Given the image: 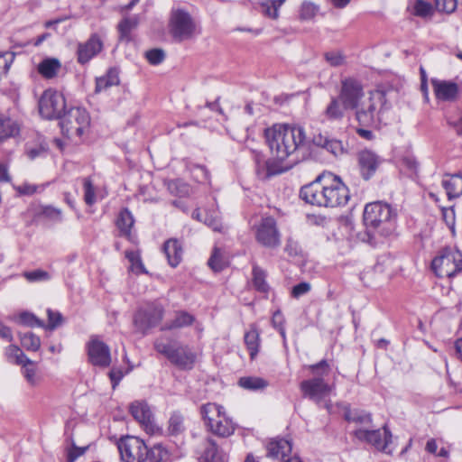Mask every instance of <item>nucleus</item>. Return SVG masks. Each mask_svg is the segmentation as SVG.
Wrapping results in <instances>:
<instances>
[{
    "instance_id": "obj_51",
    "label": "nucleus",
    "mask_w": 462,
    "mask_h": 462,
    "mask_svg": "<svg viewBox=\"0 0 462 462\" xmlns=\"http://www.w3.org/2000/svg\"><path fill=\"white\" fill-rule=\"evenodd\" d=\"M84 200L88 206H92L96 202V193L92 181L89 178L83 180Z\"/></svg>"
},
{
    "instance_id": "obj_3",
    "label": "nucleus",
    "mask_w": 462,
    "mask_h": 462,
    "mask_svg": "<svg viewBox=\"0 0 462 462\" xmlns=\"http://www.w3.org/2000/svg\"><path fill=\"white\" fill-rule=\"evenodd\" d=\"M392 94L391 88L383 87L369 91L356 113V120L359 124L364 125H386L392 115Z\"/></svg>"
},
{
    "instance_id": "obj_4",
    "label": "nucleus",
    "mask_w": 462,
    "mask_h": 462,
    "mask_svg": "<svg viewBox=\"0 0 462 462\" xmlns=\"http://www.w3.org/2000/svg\"><path fill=\"white\" fill-rule=\"evenodd\" d=\"M395 222L396 212L389 204L375 201L365 207L364 223L369 230L387 236L394 231Z\"/></svg>"
},
{
    "instance_id": "obj_23",
    "label": "nucleus",
    "mask_w": 462,
    "mask_h": 462,
    "mask_svg": "<svg viewBox=\"0 0 462 462\" xmlns=\"http://www.w3.org/2000/svg\"><path fill=\"white\" fill-rule=\"evenodd\" d=\"M291 452V444L289 440L273 439L267 445V456L274 459H283Z\"/></svg>"
},
{
    "instance_id": "obj_39",
    "label": "nucleus",
    "mask_w": 462,
    "mask_h": 462,
    "mask_svg": "<svg viewBox=\"0 0 462 462\" xmlns=\"http://www.w3.org/2000/svg\"><path fill=\"white\" fill-rule=\"evenodd\" d=\"M411 13L419 17H427L432 14V5L424 0H415L409 5Z\"/></svg>"
},
{
    "instance_id": "obj_15",
    "label": "nucleus",
    "mask_w": 462,
    "mask_h": 462,
    "mask_svg": "<svg viewBox=\"0 0 462 462\" xmlns=\"http://www.w3.org/2000/svg\"><path fill=\"white\" fill-rule=\"evenodd\" d=\"M255 239L264 247L276 248L281 245V234L276 220L272 217H263L255 226Z\"/></svg>"
},
{
    "instance_id": "obj_64",
    "label": "nucleus",
    "mask_w": 462,
    "mask_h": 462,
    "mask_svg": "<svg viewBox=\"0 0 462 462\" xmlns=\"http://www.w3.org/2000/svg\"><path fill=\"white\" fill-rule=\"evenodd\" d=\"M109 377L113 383V388H115L123 378V373L121 370L112 369L109 372Z\"/></svg>"
},
{
    "instance_id": "obj_10",
    "label": "nucleus",
    "mask_w": 462,
    "mask_h": 462,
    "mask_svg": "<svg viewBox=\"0 0 462 462\" xmlns=\"http://www.w3.org/2000/svg\"><path fill=\"white\" fill-rule=\"evenodd\" d=\"M164 309L162 304L150 302L140 307L133 317V324L137 333L145 336L148 332L157 327L162 320Z\"/></svg>"
},
{
    "instance_id": "obj_9",
    "label": "nucleus",
    "mask_w": 462,
    "mask_h": 462,
    "mask_svg": "<svg viewBox=\"0 0 462 462\" xmlns=\"http://www.w3.org/2000/svg\"><path fill=\"white\" fill-rule=\"evenodd\" d=\"M431 267L437 276L451 278L462 271V253L454 247L444 248L432 260Z\"/></svg>"
},
{
    "instance_id": "obj_48",
    "label": "nucleus",
    "mask_w": 462,
    "mask_h": 462,
    "mask_svg": "<svg viewBox=\"0 0 462 462\" xmlns=\"http://www.w3.org/2000/svg\"><path fill=\"white\" fill-rule=\"evenodd\" d=\"M319 12V6L311 2H303L300 9V18L301 20H310L314 18Z\"/></svg>"
},
{
    "instance_id": "obj_56",
    "label": "nucleus",
    "mask_w": 462,
    "mask_h": 462,
    "mask_svg": "<svg viewBox=\"0 0 462 462\" xmlns=\"http://www.w3.org/2000/svg\"><path fill=\"white\" fill-rule=\"evenodd\" d=\"M324 149L335 156H339L344 153L342 143L336 139H328Z\"/></svg>"
},
{
    "instance_id": "obj_37",
    "label": "nucleus",
    "mask_w": 462,
    "mask_h": 462,
    "mask_svg": "<svg viewBox=\"0 0 462 462\" xmlns=\"http://www.w3.org/2000/svg\"><path fill=\"white\" fill-rule=\"evenodd\" d=\"M285 0H265L260 4L261 12L267 17L277 19L279 17V8Z\"/></svg>"
},
{
    "instance_id": "obj_20",
    "label": "nucleus",
    "mask_w": 462,
    "mask_h": 462,
    "mask_svg": "<svg viewBox=\"0 0 462 462\" xmlns=\"http://www.w3.org/2000/svg\"><path fill=\"white\" fill-rule=\"evenodd\" d=\"M382 162V158L373 151H361L358 154V162L364 179L369 180L375 173Z\"/></svg>"
},
{
    "instance_id": "obj_29",
    "label": "nucleus",
    "mask_w": 462,
    "mask_h": 462,
    "mask_svg": "<svg viewBox=\"0 0 462 462\" xmlns=\"http://www.w3.org/2000/svg\"><path fill=\"white\" fill-rule=\"evenodd\" d=\"M134 219L131 212L125 208L117 217L116 226L122 236L127 237L131 242L134 243V237L131 234V228L134 226Z\"/></svg>"
},
{
    "instance_id": "obj_36",
    "label": "nucleus",
    "mask_w": 462,
    "mask_h": 462,
    "mask_svg": "<svg viewBox=\"0 0 462 462\" xmlns=\"http://www.w3.org/2000/svg\"><path fill=\"white\" fill-rule=\"evenodd\" d=\"M170 452L162 444H155L150 449L147 448V459L149 462H167Z\"/></svg>"
},
{
    "instance_id": "obj_25",
    "label": "nucleus",
    "mask_w": 462,
    "mask_h": 462,
    "mask_svg": "<svg viewBox=\"0 0 462 462\" xmlns=\"http://www.w3.org/2000/svg\"><path fill=\"white\" fill-rule=\"evenodd\" d=\"M103 42L97 34H93L87 42L80 44L78 49L79 58H93L99 54Z\"/></svg>"
},
{
    "instance_id": "obj_59",
    "label": "nucleus",
    "mask_w": 462,
    "mask_h": 462,
    "mask_svg": "<svg viewBox=\"0 0 462 462\" xmlns=\"http://www.w3.org/2000/svg\"><path fill=\"white\" fill-rule=\"evenodd\" d=\"M310 291V284L309 282H300L292 288L291 295L294 298H300V296L308 293Z\"/></svg>"
},
{
    "instance_id": "obj_11",
    "label": "nucleus",
    "mask_w": 462,
    "mask_h": 462,
    "mask_svg": "<svg viewBox=\"0 0 462 462\" xmlns=\"http://www.w3.org/2000/svg\"><path fill=\"white\" fill-rule=\"evenodd\" d=\"M338 97L341 103H343V106L346 109L355 110L356 115L357 110L363 105L365 93L360 81L353 78H347L341 81Z\"/></svg>"
},
{
    "instance_id": "obj_43",
    "label": "nucleus",
    "mask_w": 462,
    "mask_h": 462,
    "mask_svg": "<svg viewBox=\"0 0 462 462\" xmlns=\"http://www.w3.org/2000/svg\"><path fill=\"white\" fill-rule=\"evenodd\" d=\"M20 340L22 346L28 351H37L41 346V339L38 336L32 332L20 334Z\"/></svg>"
},
{
    "instance_id": "obj_22",
    "label": "nucleus",
    "mask_w": 462,
    "mask_h": 462,
    "mask_svg": "<svg viewBox=\"0 0 462 462\" xmlns=\"http://www.w3.org/2000/svg\"><path fill=\"white\" fill-rule=\"evenodd\" d=\"M197 360V353L187 346L175 348V366L189 370L191 369Z\"/></svg>"
},
{
    "instance_id": "obj_33",
    "label": "nucleus",
    "mask_w": 462,
    "mask_h": 462,
    "mask_svg": "<svg viewBox=\"0 0 462 462\" xmlns=\"http://www.w3.org/2000/svg\"><path fill=\"white\" fill-rule=\"evenodd\" d=\"M345 110L346 109L343 106V103H341L337 96V97H332L325 110V116L330 120H340L344 116Z\"/></svg>"
},
{
    "instance_id": "obj_16",
    "label": "nucleus",
    "mask_w": 462,
    "mask_h": 462,
    "mask_svg": "<svg viewBox=\"0 0 462 462\" xmlns=\"http://www.w3.org/2000/svg\"><path fill=\"white\" fill-rule=\"evenodd\" d=\"M199 32L197 23L188 12L175 10V41L191 39Z\"/></svg>"
},
{
    "instance_id": "obj_2",
    "label": "nucleus",
    "mask_w": 462,
    "mask_h": 462,
    "mask_svg": "<svg viewBox=\"0 0 462 462\" xmlns=\"http://www.w3.org/2000/svg\"><path fill=\"white\" fill-rule=\"evenodd\" d=\"M266 143L276 159L283 161L303 143L306 135L299 125H273L264 132Z\"/></svg>"
},
{
    "instance_id": "obj_52",
    "label": "nucleus",
    "mask_w": 462,
    "mask_h": 462,
    "mask_svg": "<svg viewBox=\"0 0 462 462\" xmlns=\"http://www.w3.org/2000/svg\"><path fill=\"white\" fill-rule=\"evenodd\" d=\"M209 267L215 272L221 271L225 266V261L218 248H215L208 262Z\"/></svg>"
},
{
    "instance_id": "obj_6",
    "label": "nucleus",
    "mask_w": 462,
    "mask_h": 462,
    "mask_svg": "<svg viewBox=\"0 0 462 462\" xmlns=\"http://www.w3.org/2000/svg\"><path fill=\"white\" fill-rule=\"evenodd\" d=\"M60 119L62 134L75 142L81 138L82 134L88 130L90 125L88 113L80 107H71Z\"/></svg>"
},
{
    "instance_id": "obj_60",
    "label": "nucleus",
    "mask_w": 462,
    "mask_h": 462,
    "mask_svg": "<svg viewBox=\"0 0 462 462\" xmlns=\"http://www.w3.org/2000/svg\"><path fill=\"white\" fill-rule=\"evenodd\" d=\"M86 450H87V448H79V447L73 446L72 448H70L68 451L67 461L74 462L79 457L82 456Z\"/></svg>"
},
{
    "instance_id": "obj_38",
    "label": "nucleus",
    "mask_w": 462,
    "mask_h": 462,
    "mask_svg": "<svg viewBox=\"0 0 462 462\" xmlns=\"http://www.w3.org/2000/svg\"><path fill=\"white\" fill-rule=\"evenodd\" d=\"M345 419L348 422H352L355 424L356 428H357L360 424H369L373 422L372 415L364 411H347L345 413Z\"/></svg>"
},
{
    "instance_id": "obj_27",
    "label": "nucleus",
    "mask_w": 462,
    "mask_h": 462,
    "mask_svg": "<svg viewBox=\"0 0 462 462\" xmlns=\"http://www.w3.org/2000/svg\"><path fill=\"white\" fill-rule=\"evenodd\" d=\"M256 172L262 179L268 178L282 172L280 166L273 161H264L260 153L255 156Z\"/></svg>"
},
{
    "instance_id": "obj_46",
    "label": "nucleus",
    "mask_w": 462,
    "mask_h": 462,
    "mask_svg": "<svg viewBox=\"0 0 462 462\" xmlns=\"http://www.w3.org/2000/svg\"><path fill=\"white\" fill-rule=\"evenodd\" d=\"M305 368L308 369L313 377H319L324 379L330 372V365L327 360H321L320 362L305 365Z\"/></svg>"
},
{
    "instance_id": "obj_8",
    "label": "nucleus",
    "mask_w": 462,
    "mask_h": 462,
    "mask_svg": "<svg viewBox=\"0 0 462 462\" xmlns=\"http://www.w3.org/2000/svg\"><path fill=\"white\" fill-rule=\"evenodd\" d=\"M353 435L358 440L366 442L386 454H392L393 451L391 447L393 435L386 424L383 426L382 430L373 429V422L367 425L360 424L353 430Z\"/></svg>"
},
{
    "instance_id": "obj_63",
    "label": "nucleus",
    "mask_w": 462,
    "mask_h": 462,
    "mask_svg": "<svg viewBox=\"0 0 462 462\" xmlns=\"http://www.w3.org/2000/svg\"><path fill=\"white\" fill-rule=\"evenodd\" d=\"M171 246H173V239L170 238L164 242V244L162 247V251L165 254V256L168 260V263L171 266L173 265V263L171 262V250H170Z\"/></svg>"
},
{
    "instance_id": "obj_34",
    "label": "nucleus",
    "mask_w": 462,
    "mask_h": 462,
    "mask_svg": "<svg viewBox=\"0 0 462 462\" xmlns=\"http://www.w3.org/2000/svg\"><path fill=\"white\" fill-rule=\"evenodd\" d=\"M245 343L251 358H254L259 350V332L255 326L253 325L250 330L245 334Z\"/></svg>"
},
{
    "instance_id": "obj_44",
    "label": "nucleus",
    "mask_w": 462,
    "mask_h": 462,
    "mask_svg": "<svg viewBox=\"0 0 462 462\" xmlns=\"http://www.w3.org/2000/svg\"><path fill=\"white\" fill-rule=\"evenodd\" d=\"M37 215L53 222H60L62 220L61 210L51 206L40 207Z\"/></svg>"
},
{
    "instance_id": "obj_42",
    "label": "nucleus",
    "mask_w": 462,
    "mask_h": 462,
    "mask_svg": "<svg viewBox=\"0 0 462 462\" xmlns=\"http://www.w3.org/2000/svg\"><path fill=\"white\" fill-rule=\"evenodd\" d=\"M138 20L136 17H126L123 19L118 24L120 38L129 41L130 33L132 30L136 28Z\"/></svg>"
},
{
    "instance_id": "obj_55",
    "label": "nucleus",
    "mask_w": 462,
    "mask_h": 462,
    "mask_svg": "<svg viewBox=\"0 0 462 462\" xmlns=\"http://www.w3.org/2000/svg\"><path fill=\"white\" fill-rule=\"evenodd\" d=\"M437 10L440 12L452 13L457 5V0H434Z\"/></svg>"
},
{
    "instance_id": "obj_45",
    "label": "nucleus",
    "mask_w": 462,
    "mask_h": 462,
    "mask_svg": "<svg viewBox=\"0 0 462 462\" xmlns=\"http://www.w3.org/2000/svg\"><path fill=\"white\" fill-rule=\"evenodd\" d=\"M19 365H22V373L27 383L32 386H35L39 382L36 363L32 360L31 364H19Z\"/></svg>"
},
{
    "instance_id": "obj_30",
    "label": "nucleus",
    "mask_w": 462,
    "mask_h": 462,
    "mask_svg": "<svg viewBox=\"0 0 462 462\" xmlns=\"http://www.w3.org/2000/svg\"><path fill=\"white\" fill-rule=\"evenodd\" d=\"M20 132V125L10 117L0 116V141L14 137Z\"/></svg>"
},
{
    "instance_id": "obj_26",
    "label": "nucleus",
    "mask_w": 462,
    "mask_h": 462,
    "mask_svg": "<svg viewBox=\"0 0 462 462\" xmlns=\"http://www.w3.org/2000/svg\"><path fill=\"white\" fill-rule=\"evenodd\" d=\"M442 186L449 199L459 197L462 194V172L447 175L442 180Z\"/></svg>"
},
{
    "instance_id": "obj_47",
    "label": "nucleus",
    "mask_w": 462,
    "mask_h": 462,
    "mask_svg": "<svg viewBox=\"0 0 462 462\" xmlns=\"http://www.w3.org/2000/svg\"><path fill=\"white\" fill-rule=\"evenodd\" d=\"M5 354L9 359H14V363L16 365L19 364H31L32 360L28 358L23 351L15 345H10L6 350Z\"/></svg>"
},
{
    "instance_id": "obj_49",
    "label": "nucleus",
    "mask_w": 462,
    "mask_h": 462,
    "mask_svg": "<svg viewBox=\"0 0 462 462\" xmlns=\"http://www.w3.org/2000/svg\"><path fill=\"white\" fill-rule=\"evenodd\" d=\"M20 322L28 327L45 328V323L31 312H22L19 315Z\"/></svg>"
},
{
    "instance_id": "obj_13",
    "label": "nucleus",
    "mask_w": 462,
    "mask_h": 462,
    "mask_svg": "<svg viewBox=\"0 0 462 462\" xmlns=\"http://www.w3.org/2000/svg\"><path fill=\"white\" fill-rule=\"evenodd\" d=\"M117 448L123 462H145L147 459V446L140 438H122Z\"/></svg>"
},
{
    "instance_id": "obj_5",
    "label": "nucleus",
    "mask_w": 462,
    "mask_h": 462,
    "mask_svg": "<svg viewBox=\"0 0 462 462\" xmlns=\"http://www.w3.org/2000/svg\"><path fill=\"white\" fill-rule=\"evenodd\" d=\"M200 413L208 430L214 435L226 438L234 433L235 424L223 406L208 402L201 406Z\"/></svg>"
},
{
    "instance_id": "obj_41",
    "label": "nucleus",
    "mask_w": 462,
    "mask_h": 462,
    "mask_svg": "<svg viewBox=\"0 0 462 462\" xmlns=\"http://www.w3.org/2000/svg\"><path fill=\"white\" fill-rule=\"evenodd\" d=\"M266 273L265 272L258 266L253 267V284L254 287L261 291L267 292L269 290V285L266 282Z\"/></svg>"
},
{
    "instance_id": "obj_58",
    "label": "nucleus",
    "mask_w": 462,
    "mask_h": 462,
    "mask_svg": "<svg viewBox=\"0 0 462 462\" xmlns=\"http://www.w3.org/2000/svg\"><path fill=\"white\" fill-rule=\"evenodd\" d=\"M24 277L29 282L47 281L50 279V274L42 270H34L24 273Z\"/></svg>"
},
{
    "instance_id": "obj_24",
    "label": "nucleus",
    "mask_w": 462,
    "mask_h": 462,
    "mask_svg": "<svg viewBox=\"0 0 462 462\" xmlns=\"http://www.w3.org/2000/svg\"><path fill=\"white\" fill-rule=\"evenodd\" d=\"M119 83V70L116 68H110L105 75L96 79L95 92L100 93L106 91L113 86H118Z\"/></svg>"
},
{
    "instance_id": "obj_12",
    "label": "nucleus",
    "mask_w": 462,
    "mask_h": 462,
    "mask_svg": "<svg viewBox=\"0 0 462 462\" xmlns=\"http://www.w3.org/2000/svg\"><path fill=\"white\" fill-rule=\"evenodd\" d=\"M39 112L43 118H60L66 107L63 95L52 88L46 89L39 100Z\"/></svg>"
},
{
    "instance_id": "obj_1",
    "label": "nucleus",
    "mask_w": 462,
    "mask_h": 462,
    "mask_svg": "<svg viewBox=\"0 0 462 462\" xmlns=\"http://www.w3.org/2000/svg\"><path fill=\"white\" fill-rule=\"evenodd\" d=\"M300 196L309 204L327 208L345 206L350 198L348 188L331 172L323 173L302 187Z\"/></svg>"
},
{
    "instance_id": "obj_14",
    "label": "nucleus",
    "mask_w": 462,
    "mask_h": 462,
    "mask_svg": "<svg viewBox=\"0 0 462 462\" xmlns=\"http://www.w3.org/2000/svg\"><path fill=\"white\" fill-rule=\"evenodd\" d=\"M300 388L305 398L315 402L317 404L325 402V408L329 411L330 402H327L326 399L329 396L332 386L325 382L324 379L319 377H312L308 380H304L300 383Z\"/></svg>"
},
{
    "instance_id": "obj_40",
    "label": "nucleus",
    "mask_w": 462,
    "mask_h": 462,
    "mask_svg": "<svg viewBox=\"0 0 462 462\" xmlns=\"http://www.w3.org/2000/svg\"><path fill=\"white\" fill-rule=\"evenodd\" d=\"M238 384L244 389L253 391L264 389L268 385L267 382L263 378L254 376L240 378Z\"/></svg>"
},
{
    "instance_id": "obj_57",
    "label": "nucleus",
    "mask_w": 462,
    "mask_h": 462,
    "mask_svg": "<svg viewBox=\"0 0 462 462\" xmlns=\"http://www.w3.org/2000/svg\"><path fill=\"white\" fill-rule=\"evenodd\" d=\"M141 426L143 428L145 432L151 436L162 435V429L155 423L153 416Z\"/></svg>"
},
{
    "instance_id": "obj_19",
    "label": "nucleus",
    "mask_w": 462,
    "mask_h": 462,
    "mask_svg": "<svg viewBox=\"0 0 462 462\" xmlns=\"http://www.w3.org/2000/svg\"><path fill=\"white\" fill-rule=\"evenodd\" d=\"M431 84L435 97L439 101H453L458 95L459 88L456 82L432 79Z\"/></svg>"
},
{
    "instance_id": "obj_35",
    "label": "nucleus",
    "mask_w": 462,
    "mask_h": 462,
    "mask_svg": "<svg viewBox=\"0 0 462 462\" xmlns=\"http://www.w3.org/2000/svg\"><path fill=\"white\" fill-rule=\"evenodd\" d=\"M125 258L131 263V270L136 274L147 273V270L143 263L141 253L139 250H126L125 253Z\"/></svg>"
},
{
    "instance_id": "obj_7",
    "label": "nucleus",
    "mask_w": 462,
    "mask_h": 462,
    "mask_svg": "<svg viewBox=\"0 0 462 462\" xmlns=\"http://www.w3.org/2000/svg\"><path fill=\"white\" fill-rule=\"evenodd\" d=\"M353 435L358 440L366 442L386 454H392L393 451L391 447L393 435L386 424L383 426L382 430L373 429V422L367 425L360 424L353 430Z\"/></svg>"
},
{
    "instance_id": "obj_21",
    "label": "nucleus",
    "mask_w": 462,
    "mask_h": 462,
    "mask_svg": "<svg viewBox=\"0 0 462 462\" xmlns=\"http://www.w3.org/2000/svg\"><path fill=\"white\" fill-rule=\"evenodd\" d=\"M172 338L173 331L171 326H167L162 329L160 337L154 342L156 351L170 362H173Z\"/></svg>"
},
{
    "instance_id": "obj_62",
    "label": "nucleus",
    "mask_w": 462,
    "mask_h": 462,
    "mask_svg": "<svg viewBox=\"0 0 462 462\" xmlns=\"http://www.w3.org/2000/svg\"><path fill=\"white\" fill-rule=\"evenodd\" d=\"M47 153V149L41 145L37 148H32L27 150V155L31 160H33L37 157L43 156Z\"/></svg>"
},
{
    "instance_id": "obj_61",
    "label": "nucleus",
    "mask_w": 462,
    "mask_h": 462,
    "mask_svg": "<svg viewBox=\"0 0 462 462\" xmlns=\"http://www.w3.org/2000/svg\"><path fill=\"white\" fill-rule=\"evenodd\" d=\"M16 190L22 195H32L37 190V186L33 184L24 183L16 188Z\"/></svg>"
},
{
    "instance_id": "obj_28",
    "label": "nucleus",
    "mask_w": 462,
    "mask_h": 462,
    "mask_svg": "<svg viewBox=\"0 0 462 462\" xmlns=\"http://www.w3.org/2000/svg\"><path fill=\"white\" fill-rule=\"evenodd\" d=\"M192 217L200 222H203L208 226L211 227L214 231H223L224 226L220 221L219 214L215 209L207 211L205 217L202 216L199 209H195L192 213Z\"/></svg>"
},
{
    "instance_id": "obj_53",
    "label": "nucleus",
    "mask_w": 462,
    "mask_h": 462,
    "mask_svg": "<svg viewBox=\"0 0 462 462\" xmlns=\"http://www.w3.org/2000/svg\"><path fill=\"white\" fill-rule=\"evenodd\" d=\"M48 324L45 328L50 330L55 329L62 323V315L58 311H53L51 309L47 310Z\"/></svg>"
},
{
    "instance_id": "obj_18",
    "label": "nucleus",
    "mask_w": 462,
    "mask_h": 462,
    "mask_svg": "<svg viewBox=\"0 0 462 462\" xmlns=\"http://www.w3.org/2000/svg\"><path fill=\"white\" fill-rule=\"evenodd\" d=\"M199 460V462H227L228 455L213 439L208 438L203 443Z\"/></svg>"
},
{
    "instance_id": "obj_31",
    "label": "nucleus",
    "mask_w": 462,
    "mask_h": 462,
    "mask_svg": "<svg viewBox=\"0 0 462 462\" xmlns=\"http://www.w3.org/2000/svg\"><path fill=\"white\" fill-rule=\"evenodd\" d=\"M130 412L141 425L150 420L152 416L150 407L143 402H133L130 405Z\"/></svg>"
},
{
    "instance_id": "obj_32",
    "label": "nucleus",
    "mask_w": 462,
    "mask_h": 462,
    "mask_svg": "<svg viewBox=\"0 0 462 462\" xmlns=\"http://www.w3.org/2000/svg\"><path fill=\"white\" fill-rule=\"evenodd\" d=\"M60 68L59 60H42L38 65V72L45 79H52L57 76Z\"/></svg>"
},
{
    "instance_id": "obj_17",
    "label": "nucleus",
    "mask_w": 462,
    "mask_h": 462,
    "mask_svg": "<svg viewBox=\"0 0 462 462\" xmlns=\"http://www.w3.org/2000/svg\"><path fill=\"white\" fill-rule=\"evenodd\" d=\"M88 355L89 362L94 365L107 367L111 363L108 346L98 339H92L88 342Z\"/></svg>"
},
{
    "instance_id": "obj_50",
    "label": "nucleus",
    "mask_w": 462,
    "mask_h": 462,
    "mask_svg": "<svg viewBox=\"0 0 462 462\" xmlns=\"http://www.w3.org/2000/svg\"><path fill=\"white\" fill-rule=\"evenodd\" d=\"M194 321V316L187 311L180 310L175 312V328L190 326Z\"/></svg>"
},
{
    "instance_id": "obj_54",
    "label": "nucleus",
    "mask_w": 462,
    "mask_h": 462,
    "mask_svg": "<svg viewBox=\"0 0 462 462\" xmlns=\"http://www.w3.org/2000/svg\"><path fill=\"white\" fill-rule=\"evenodd\" d=\"M192 178L198 182L208 180V171L201 165L192 164L189 169Z\"/></svg>"
}]
</instances>
